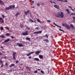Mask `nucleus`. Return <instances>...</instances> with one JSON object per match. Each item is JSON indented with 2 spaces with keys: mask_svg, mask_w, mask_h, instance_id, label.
I'll return each instance as SVG.
<instances>
[{
  "mask_svg": "<svg viewBox=\"0 0 75 75\" xmlns=\"http://www.w3.org/2000/svg\"><path fill=\"white\" fill-rule=\"evenodd\" d=\"M47 21L48 22H49V23H50V22H51V21H49V20H47Z\"/></svg>",
  "mask_w": 75,
  "mask_h": 75,
  "instance_id": "nucleus-47",
  "label": "nucleus"
},
{
  "mask_svg": "<svg viewBox=\"0 0 75 75\" xmlns=\"http://www.w3.org/2000/svg\"><path fill=\"white\" fill-rule=\"evenodd\" d=\"M55 16L59 18H60L61 17V18H64V15L62 12L58 11L57 13L55 15Z\"/></svg>",
  "mask_w": 75,
  "mask_h": 75,
  "instance_id": "nucleus-1",
  "label": "nucleus"
},
{
  "mask_svg": "<svg viewBox=\"0 0 75 75\" xmlns=\"http://www.w3.org/2000/svg\"><path fill=\"white\" fill-rule=\"evenodd\" d=\"M34 73H37V72H38V71H37V70H36L35 71H34Z\"/></svg>",
  "mask_w": 75,
  "mask_h": 75,
  "instance_id": "nucleus-32",
  "label": "nucleus"
},
{
  "mask_svg": "<svg viewBox=\"0 0 75 75\" xmlns=\"http://www.w3.org/2000/svg\"><path fill=\"white\" fill-rule=\"evenodd\" d=\"M39 57L40 59H42L43 58V56L42 55H39Z\"/></svg>",
  "mask_w": 75,
  "mask_h": 75,
  "instance_id": "nucleus-15",
  "label": "nucleus"
},
{
  "mask_svg": "<svg viewBox=\"0 0 75 75\" xmlns=\"http://www.w3.org/2000/svg\"><path fill=\"white\" fill-rule=\"evenodd\" d=\"M4 66V65H3V64H1V67H3Z\"/></svg>",
  "mask_w": 75,
  "mask_h": 75,
  "instance_id": "nucleus-33",
  "label": "nucleus"
},
{
  "mask_svg": "<svg viewBox=\"0 0 75 75\" xmlns=\"http://www.w3.org/2000/svg\"><path fill=\"white\" fill-rule=\"evenodd\" d=\"M4 59H7V57L6 56H5L4 57Z\"/></svg>",
  "mask_w": 75,
  "mask_h": 75,
  "instance_id": "nucleus-36",
  "label": "nucleus"
},
{
  "mask_svg": "<svg viewBox=\"0 0 75 75\" xmlns=\"http://www.w3.org/2000/svg\"><path fill=\"white\" fill-rule=\"evenodd\" d=\"M19 14H20V13L17 12L15 15V16H16V17H17Z\"/></svg>",
  "mask_w": 75,
  "mask_h": 75,
  "instance_id": "nucleus-21",
  "label": "nucleus"
},
{
  "mask_svg": "<svg viewBox=\"0 0 75 75\" xmlns=\"http://www.w3.org/2000/svg\"><path fill=\"white\" fill-rule=\"evenodd\" d=\"M75 15V13H71L70 15V16H71V15Z\"/></svg>",
  "mask_w": 75,
  "mask_h": 75,
  "instance_id": "nucleus-39",
  "label": "nucleus"
},
{
  "mask_svg": "<svg viewBox=\"0 0 75 75\" xmlns=\"http://www.w3.org/2000/svg\"><path fill=\"white\" fill-rule=\"evenodd\" d=\"M59 31H62L63 32H64V30L60 29H59Z\"/></svg>",
  "mask_w": 75,
  "mask_h": 75,
  "instance_id": "nucleus-29",
  "label": "nucleus"
},
{
  "mask_svg": "<svg viewBox=\"0 0 75 75\" xmlns=\"http://www.w3.org/2000/svg\"><path fill=\"white\" fill-rule=\"evenodd\" d=\"M40 4L41 5H42V6H44V5H45V4H44V3H43L42 2H41L40 3Z\"/></svg>",
  "mask_w": 75,
  "mask_h": 75,
  "instance_id": "nucleus-22",
  "label": "nucleus"
},
{
  "mask_svg": "<svg viewBox=\"0 0 75 75\" xmlns=\"http://www.w3.org/2000/svg\"><path fill=\"white\" fill-rule=\"evenodd\" d=\"M37 21H38V23H39L40 24H41L42 23L41 22V21H40V20H39V19H37Z\"/></svg>",
  "mask_w": 75,
  "mask_h": 75,
  "instance_id": "nucleus-20",
  "label": "nucleus"
},
{
  "mask_svg": "<svg viewBox=\"0 0 75 75\" xmlns=\"http://www.w3.org/2000/svg\"><path fill=\"white\" fill-rule=\"evenodd\" d=\"M38 70V71H41V69H37Z\"/></svg>",
  "mask_w": 75,
  "mask_h": 75,
  "instance_id": "nucleus-59",
  "label": "nucleus"
},
{
  "mask_svg": "<svg viewBox=\"0 0 75 75\" xmlns=\"http://www.w3.org/2000/svg\"><path fill=\"white\" fill-rule=\"evenodd\" d=\"M42 31H38L37 32H35L34 33V34H39L42 33Z\"/></svg>",
  "mask_w": 75,
  "mask_h": 75,
  "instance_id": "nucleus-7",
  "label": "nucleus"
},
{
  "mask_svg": "<svg viewBox=\"0 0 75 75\" xmlns=\"http://www.w3.org/2000/svg\"><path fill=\"white\" fill-rule=\"evenodd\" d=\"M5 65L6 66H8V64L7 63H6Z\"/></svg>",
  "mask_w": 75,
  "mask_h": 75,
  "instance_id": "nucleus-37",
  "label": "nucleus"
},
{
  "mask_svg": "<svg viewBox=\"0 0 75 75\" xmlns=\"http://www.w3.org/2000/svg\"><path fill=\"white\" fill-rule=\"evenodd\" d=\"M57 27H59L60 28H61V27L60 26H59L58 25H57Z\"/></svg>",
  "mask_w": 75,
  "mask_h": 75,
  "instance_id": "nucleus-38",
  "label": "nucleus"
},
{
  "mask_svg": "<svg viewBox=\"0 0 75 75\" xmlns=\"http://www.w3.org/2000/svg\"><path fill=\"white\" fill-rule=\"evenodd\" d=\"M26 40H28V41H30V38H28V37H27L26 38Z\"/></svg>",
  "mask_w": 75,
  "mask_h": 75,
  "instance_id": "nucleus-19",
  "label": "nucleus"
},
{
  "mask_svg": "<svg viewBox=\"0 0 75 75\" xmlns=\"http://www.w3.org/2000/svg\"><path fill=\"white\" fill-rule=\"evenodd\" d=\"M8 41H10V39H8L6 40L4 42H3L2 44H3L5 42H8Z\"/></svg>",
  "mask_w": 75,
  "mask_h": 75,
  "instance_id": "nucleus-6",
  "label": "nucleus"
},
{
  "mask_svg": "<svg viewBox=\"0 0 75 75\" xmlns=\"http://www.w3.org/2000/svg\"><path fill=\"white\" fill-rule=\"evenodd\" d=\"M2 17L3 18H4V15H2Z\"/></svg>",
  "mask_w": 75,
  "mask_h": 75,
  "instance_id": "nucleus-41",
  "label": "nucleus"
},
{
  "mask_svg": "<svg viewBox=\"0 0 75 75\" xmlns=\"http://www.w3.org/2000/svg\"><path fill=\"white\" fill-rule=\"evenodd\" d=\"M67 13H68V14H70V12H69V11H67Z\"/></svg>",
  "mask_w": 75,
  "mask_h": 75,
  "instance_id": "nucleus-49",
  "label": "nucleus"
},
{
  "mask_svg": "<svg viewBox=\"0 0 75 75\" xmlns=\"http://www.w3.org/2000/svg\"><path fill=\"white\" fill-rule=\"evenodd\" d=\"M35 52H31L29 53L28 54H26V55H27V56H30L31 54H33V53H34Z\"/></svg>",
  "mask_w": 75,
  "mask_h": 75,
  "instance_id": "nucleus-8",
  "label": "nucleus"
},
{
  "mask_svg": "<svg viewBox=\"0 0 75 75\" xmlns=\"http://www.w3.org/2000/svg\"><path fill=\"white\" fill-rule=\"evenodd\" d=\"M37 6H40V3L38 2V3L37 4Z\"/></svg>",
  "mask_w": 75,
  "mask_h": 75,
  "instance_id": "nucleus-25",
  "label": "nucleus"
},
{
  "mask_svg": "<svg viewBox=\"0 0 75 75\" xmlns=\"http://www.w3.org/2000/svg\"><path fill=\"white\" fill-rule=\"evenodd\" d=\"M53 24H54L55 25H56V26H57V25H57L54 22L53 23Z\"/></svg>",
  "mask_w": 75,
  "mask_h": 75,
  "instance_id": "nucleus-46",
  "label": "nucleus"
},
{
  "mask_svg": "<svg viewBox=\"0 0 75 75\" xmlns=\"http://www.w3.org/2000/svg\"><path fill=\"white\" fill-rule=\"evenodd\" d=\"M0 37L2 38H5L6 37L4 35H0Z\"/></svg>",
  "mask_w": 75,
  "mask_h": 75,
  "instance_id": "nucleus-13",
  "label": "nucleus"
},
{
  "mask_svg": "<svg viewBox=\"0 0 75 75\" xmlns=\"http://www.w3.org/2000/svg\"><path fill=\"white\" fill-rule=\"evenodd\" d=\"M28 58H30V59H31V56H29V57H28Z\"/></svg>",
  "mask_w": 75,
  "mask_h": 75,
  "instance_id": "nucleus-53",
  "label": "nucleus"
},
{
  "mask_svg": "<svg viewBox=\"0 0 75 75\" xmlns=\"http://www.w3.org/2000/svg\"><path fill=\"white\" fill-rule=\"evenodd\" d=\"M1 48L2 49H3V47H1Z\"/></svg>",
  "mask_w": 75,
  "mask_h": 75,
  "instance_id": "nucleus-63",
  "label": "nucleus"
},
{
  "mask_svg": "<svg viewBox=\"0 0 75 75\" xmlns=\"http://www.w3.org/2000/svg\"><path fill=\"white\" fill-rule=\"evenodd\" d=\"M53 24H54L55 25H56V26H57V25H57L54 22L53 23Z\"/></svg>",
  "mask_w": 75,
  "mask_h": 75,
  "instance_id": "nucleus-45",
  "label": "nucleus"
},
{
  "mask_svg": "<svg viewBox=\"0 0 75 75\" xmlns=\"http://www.w3.org/2000/svg\"><path fill=\"white\" fill-rule=\"evenodd\" d=\"M54 7L56 8H57V9H59V6L55 4L54 5Z\"/></svg>",
  "mask_w": 75,
  "mask_h": 75,
  "instance_id": "nucleus-9",
  "label": "nucleus"
},
{
  "mask_svg": "<svg viewBox=\"0 0 75 75\" xmlns=\"http://www.w3.org/2000/svg\"><path fill=\"white\" fill-rule=\"evenodd\" d=\"M34 1H32V3H33V4H34Z\"/></svg>",
  "mask_w": 75,
  "mask_h": 75,
  "instance_id": "nucleus-58",
  "label": "nucleus"
},
{
  "mask_svg": "<svg viewBox=\"0 0 75 75\" xmlns=\"http://www.w3.org/2000/svg\"><path fill=\"white\" fill-rule=\"evenodd\" d=\"M65 27L66 28H67V29L68 30H69L71 28H70V27H69V26L68 24H66L65 25Z\"/></svg>",
  "mask_w": 75,
  "mask_h": 75,
  "instance_id": "nucleus-5",
  "label": "nucleus"
},
{
  "mask_svg": "<svg viewBox=\"0 0 75 75\" xmlns=\"http://www.w3.org/2000/svg\"><path fill=\"white\" fill-rule=\"evenodd\" d=\"M57 1H62V0H56Z\"/></svg>",
  "mask_w": 75,
  "mask_h": 75,
  "instance_id": "nucleus-51",
  "label": "nucleus"
},
{
  "mask_svg": "<svg viewBox=\"0 0 75 75\" xmlns=\"http://www.w3.org/2000/svg\"><path fill=\"white\" fill-rule=\"evenodd\" d=\"M62 26H63V27H64V26L65 27V25L64 23L62 24Z\"/></svg>",
  "mask_w": 75,
  "mask_h": 75,
  "instance_id": "nucleus-34",
  "label": "nucleus"
},
{
  "mask_svg": "<svg viewBox=\"0 0 75 75\" xmlns=\"http://www.w3.org/2000/svg\"><path fill=\"white\" fill-rule=\"evenodd\" d=\"M0 63L1 64H3V61L1 60L0 61Z\"/></svg>",
  "mask_w": 75,
  "mask_h": 75,
  "instance_id": "nucleus-31",
  "label": "nucleus"
},
{
  "mask_svg": "<svg viewBox=\"0 0 75 75\" xmlns=\"http://www.w3.org/2000/svg\"><path fill=\"white\" fill-rule=\"evenodd\" d=\"M53 3H54V4H57V3H55L54 2V1H53Z\"/></svg>",
  "mask_w": 75,
  "mask_h": 75,
  "instance_id": "nucleus-56",
  "label": "nucleus"
},
{
  "mask_svg": "<svg viewBox=\"0 0 75 75\" xmlns=\"http://www.w3.org/2000/svg\"><path fill=\"white\" fill-rule=\"evenodd\" d=\"M2 2H3V1H2L0 0V4Z\"/></svg>",
  "mask_w": 75,
  "mask_h": 75,
  "instance_id": "nucleus-48",
  "label": "nucleus"
},
{
  "mask_svg": "<svg viewBox=\"0 0 75 75\" xmlns=\"http://www.w3.org/2000/svg\"><path fill=\"white\" fill-rule=\"evenodd\" d=\"M15 66V64H12L9 66V67H14Z\"/></svg>",
  "mask_w": 75,
  "mask_h": 75,
  "instance_id": "nucleus-14",
  "label": "nucleus"
},
{
  "mask_svg": "<svg viewBox=\"0 0 75 75\" xmlns=\"http://www.w3.org/2000/svg\"><path fill=\"white\" fill-rule=\"evenodd\" d=\"M62 1H63V2H66V3H68V1H67V0H65L64 1L62 0Z\"/></svg>",
  "mask_w": 75,
  "mask_h": 75,
  "instance_id": "nucleus-28",
  "label": "nucleus"
},
{
  "mask_svg": "<svg viewBox=\"0 0 75 75\" xmlns=\"http://www.w3.org/2000/svg\"><path fill=\"white\" fill-rule=\"evenodd\" d=\"M29 20H30V21H31V22H32V23H34V21H33V20H32L31 19H29Z\"/></svg>",
  "mask_w": 75,
  "mask_h": 75,
  "instance_id": "nucleus-27",
  "label": "nucleus"
},
{
  "mask_svg": "<svg viewBox=\"0 0 75 75\" xmlns=\"http://www.w3.org/2000/svg\"><path fill=\"white\" fill-rule=\"evenodd\" d=\"M16 52H13L12 55L13 58L14 59H16Z\"/></svg>",
  "mask_w": 75,
  "mask_h": 75,
  "instance_id": "nucleus-3",
  "label": "nucleus"
},
{
  "mask_svg": "<svg viewBox=\"0 0 75 75\" xmlns=\"http://www.w3.org/2000/svg\"><path fill=\"white\" fill-rule=\"evenodd\" d=\"M0 29H1V30H3V29H4L3 27H1L0 28Z\"/></svg>",
  "mask_w": 75,
  "mask_h": 75,
  "instance_id": "nucleus-30",
  "label": "nucleus"
},
{
  "mask_svg": "<svg viewBox=\"0 0 75 75\" xmlns=\"http://www.w3.org/2000/svg\"><path fill=\"white\" fill-rule=\"evenodd\" d=\"M30 29H31L30 28H28V30H30Z\"/></svg>",
  "mask_w": 75,
  "mask_h": 75,
  "instance_id": "nucleus-52",
  "label": "nucleus"
},
{
  "mask_svg": "<svg viewBox=\"0 0 75 75\" xmlns=\"http://www.w3.org/2000/svg\"><path fill=\"white\" fill-rule=\"evenodd\" d=\"M68 7L69 8H71V9H72V7H71V6H69Z\"/></svg>",
  "mask_w": 75,
  "mask_h": 75,
  "instance_id": "nucleus-40",
  "label": "nucleus"
},
{
  "mask_svg": "<svg viewBox=\"0 0 75 75\" xmlns=\"http://www.w3.org/2000/svg\"><path fill=\"white\" fill-rule=\"evenodd\" d=\"M48 36L49 35H48L47 34H46L45 36V37H46L47 38H48Z\"/></svg>",
  "mask_w": 75,
  "mask_h": 75,
  "instance_id": "nucleus-24",
  "label": "nucleus"
},
{
  "mask_svg": "<svg viewBox=\"0 0 75 75\" xmlns=\"http://www.w3.org/2000/svg\"><path fill=\"white\" fill-rule=\"evenodd\" d=\"M73 18L74 20H75V17H73Z\"/></svg>",
  "mask_w": 75,
  "mask_h": 75,
  "instance_id": "nucleus-43",
  "label": "nucleus"
},
{
  "mask_svg": "<svg viewBox=\"0 0 75 75\" xmlns=\"http://www.w3.org/2000/svg\"><path fill=\"white\" fill-rule=\"evenodd\" d=\"M40 72L41 73H42V74H44V72L42 71H40Z\"/></svg>",
  "mask_w": 75,
  "mask_h": 75,
  "instance_id": "nucleus-35",
  "label": "nucleus"
},
{
  "mask_svg": "<svg viewBox=\"0 0 75 75\" xmlns=\"http://www.w3.org/2000/svg\"><path fill=\"white\" fill-rule=\"evenodd\" d=\"M2 54V53H1V52H0V56Z\"/></svg>",
  "mask_w": 75,
  "mask_h": 75,
  "instance_id": "nucleus-55",
  "label": "nucleus"
},
{
  "mask_svg": "<svg viewBox=\"0 0 75 75\" xmlns=\"http://www.w3.org/2000/svg\"><path fill=\"white\" fill-rule=\"evenodd\" d=\"M44 41H46V42H49V40L48 39H45L44 40Z\"/></svg>",
  "mask_w": 75,
  "mask_h": 75,
  "instance_id": "nucleus-23",
  "label": "nucleus"
},
{
  "mask_svg": "<svg viewBox=\"0 0 75 75\" xmlns=\"http://www.w3.org/2000/svg\"><path fill=\"white\" fill-rule=\"evenodd\" d=\"M7 30H9V28H7Z\"/></svg>",
  "mask_w": 75,
  "mask_h": 75,
  "instance_id": "nucleus-60",
  "label": "nucleus"
},
{
  "mask_svg": "<svg viewBox=\"0 0 75 75\" xmlns=\"http://www.w3.org/2000/svg\"><path fill=\"white\" fill-rule=\"evenodd\" d=\"M5 35H7V36H10V34L8 33H6Z\"/></svg>",
  "mask_w": 75,
  "mask_h": 75,
  "instance_id": "nucleus-26",
  "label": "nucleus"
},
{
  "mask_svg": "<svg viewBox=\"0 0 75 75\" xmlns=\"http://www.w3.org/2000/svg\"><path fill=\"white\" fill-rule=\"evenodd\" d=\"M50 2L51 3H52V1H50Z\"/></svg>",
  "mask_w": 75,
  "mask_h": 75,
  "instance_id": "nucleus-64",
  "label": "nucleus"
},
{
  "mask_svg": "<svg viewBox=\"0 0 75 75\" xmlns=\"http://www.w3.org/2000/svg\"><path fill=\"white\" fill-rule=\"evenodd\" d=\"M15 8V5H14L12 6V5L10 6L9 7H6L5 8L6 10H10L11 9H14Z\"/></svg>",
  "mask_w": 75,
  "mask_h": 75,
  "instance_id": "nucleus-2",
  "label": "nucleus"
},
{
  "mask_svg": "<svg viewBox=\"0 0 75 75\" xmlns=\"http://www.w3.org/2000/svg\"><path fill=\"white\" fill-rule=\"evenodd\" d=\"M40 53V52L39 51H37L35 52V54H36V55H38Z\"/></svg>",
  "mask_w": 75,
  "mask_h": 75,
  "instance_id": "nucleus-12",
  "label": "nucleus"
},
{
  "mask_svg": "<svg viewBox=\"0 0 75 75\" xmlns=\"http://www.w3.org/2000/svg\"><path fill=\"white\" fill-rule=\"evenodd\" d=\"M26 68H29V67H26Z\"/></svg>",
  "mask_w": 75,
  "mask_h": 75,
  "instance_id": "nucleus-61",
  "label": "nucleus"
},
{
  "mask_svg": "<svg viewBox=\"0 0 75 75\" xmlns=\"http://www.w3.org/2000/svg\"><path fill=\"white\" fill-rule=\"evenodd\" d=\"M11 38H14V37L12 36H11Z\"/></svg>",
  "mask_w": 75,
  "mask_h": 75,
  "instance_id": "nucleus-50",
  "label": "nucleus"
},
{
  "mask_svg": "<svg viewBox=\"0 0 75 75\" xmlns=\"http://www.w3.org/2000/svg\"><path fill=\"white\" fill-rule=\"evenodd\" d=\"M72 71V70H71V69H70L69 70V71H70V72H71V71Z\"/></svg>",
  "mask_w": 75,
  "mask_h": 75,
  "instance_id": "nucleus-62",
  "label": "nucleus"
},
{
  "mask_svg": "<svg viewBox=\"0 0 75 75\" xmlns=\"http://www.w3.org/2000/svg\"><path fill=\"white\" fill-rule=\"evenodd\" d=\"M35 29H36V30H38L39 29V28L38 27H36L35 28Z\"/></svg>",
  "mask_w": 75,
  "mask_h": 75,
  "instance_id": "nucleus-42",
  "label": "nucleus"
},
{
  "mask_svg": "<svg viewBox=\"0 0 75 75\" xmlns=\"http://www.w3.org/2000/svg\"><path fill=\"white\" fill-rule=\"evenodd\" d=\"M28 13H30V11L27 10V11L25 12L24 14L25 15H27Z\"/></svg>",
  "mask_w": 75,
  "mask_h": 75,
  "instance_id": "nucleus-11",
  "label": "nucleus"
},
{
  "mask_svg": "<svg viewBox=\"0 0 75 75\" xmlns=\"http://www.w3.org/2000/svg\"><path fill=\"white\" fill-rule=\"evenodd\" d=\"M0 20H2L1 23H4V20H3V19L1 18V17H0Z\"/></svg>",
  "mask_w": 75,
  "mask_h": 75,
  "instance_id": "nucleus-16",
  "label": "nucleus"
},
{
  "mask_svg": "<svg viewBox=\"0 0 75 75\" xmlns=\"http://www.w3.org/2000/svg\"><path fill=\"white\" fill-rule=\"evenodd\" d=\"M70 26L72 29H74V25H70Z\"/></svg>",
  "mask_w": 75,
  "mask_h": 75,
  "instance_id": "nucleus-18",
  "label": "nucleus"
},
{
  "mask_svg": "<svg viewBox=\"0 0 75 75\" xmlns=\"http://www.w3.org/2000/svg\"><path fill=\"white\" fill-rule=\"evenodd\" d=\"M66 11H67V12H68V11H69V10H68V9H66Z\"/></svg>",
  "mask_w": 75,
  "mask_h": 75,
  "instance_id": "nucleus-54",
  "label": "nucleus"
},
{
  "mask_svg": "<svg viewBox=\"0 0 75 75\" xmlns=\"http://www.w3.org/2000/svg\"><path fill=\"white\" fill-rule=\"evenodd\" d=\"M34 59L35 61H38L39 60V58H35Z\"/></svg>",
  "mask_w": 75,
  "mask_h": 75,
  "instance_id": "nucleus-17",
  "label": "nucleus"
},
{
  "mask_svg": "<svg viewBox=\"0 0 75 75\" xmlns=\"http://www.w3.org/2000/svg\"><path fill=\"white\" fill-rule=\"evenodd\" d=\"M71 10H72V11H74V10L72 8V9H71Z\"/></svg>",
  "mask_w": 75,
  "mask_h": 75,
  "instance_id": "nucleus-57",
  "label": "nucleus"
},
{
  "mask_svg": "<svg viewBox=\"0 0 75 75\" xmlns=\"http://www.w3.org/2000/svg\"><path fill=\"white\" fill-rule=\"evenodd\" d=\"M18 60H17L16 61V63L17 64V63H18Z\"/></svg>",
  "mask_w": 75,
  "mask_h": 75,
  "instance_id": "nucleus-44",
  "label": "nucleus"
},
{
  "mask_svg": "<svg viewBox=\"0 0 75 75\" xmlns=\"http://www.w3.org/2000/svg\"><path fill=\"white\" fill-rule=\"evenodd\" d=\"M17 45H18V46L19 47H23V45L21 44V43H17L16 44Z\"/></svg>",
  "mask_w": 75,
  "mask_h": 75,
  "instance_id": "nucleus-4",
  "label": "nucleus"
},
{
  "mask_svg": "<svg viewBox=\"0 0 75 75\" xmlns=\"http://www.w3.org/2000/svg\"><path fill=\"white\" fill-rule=\"evenodd\" d=\"M28 34V33L27 32H24L22 33V35H27Z\"/></svg>",
  "mask_w": 75,
  "mask_h": 75,
  "instance_id": "nucleus-10",
  "label": "nucleus"
}]
</instances>
